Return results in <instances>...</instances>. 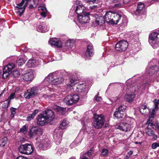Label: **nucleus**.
<instances>
[{
	"instance_id": "nucleus-33",
	"label": "nucleus",
	"mask_w": 159,
	"mask_h": 159,
	"mask_svg": "<svg viewBox=\"0 0 159 159\" xmlns=\"http://www.w3.org/2000/svg\"><path fill=\"white\" fill-rule=\"evenodd\" d=\"M150 72H151L152 74H157L159 71L158 67L156 66H152L150 69Z\"/></svg>"
},
{
	"instance_id": "nucleus-64",
	"label": "nucleus",
	"mask_w": 159,
	"mask_h": 159,
	"mask_svg": "<svg viewBox=\"0 0 159 159\" xmlns=\"http://www.w3.org/2000/svg\"><path fill=\"white\" fill-rule=\"evenodd\" d=\"M69 159H76V158L75 157H71Z\"/></svg>"
},
{
	"instance_id": "nucleus-51",
	"label": "nucleus",
	"mask_w": 159,
	"mask_h": 159,
	"mask_svg": "<svg viewBox=\"0 0 159 159\" xmlns=\"http://www.w3.org/2000/svg\"><path fill=\"white\" fill-rule=\"evenodd\" d=\"M16 159H28L27 158L22 156H20L16 157Z\"/></svg>"
},
{
	"instance_id": "nucleus-48",
	"label": "nucleus",
	"mask_w": 159,
	"mask_h": 159,
	"mask_svg": "<svg viewBox=\"0 0 159 159\" xmlns=\"http://www.w3.org/2000/svg\"><path fill=\"white\" fill-rule=\"evenodd\" d=\"M93 153V150L91 149H90L85 153V154H87V156L89 157L92 155Z\"/></svg>"
},
{
	"instance_id": "nucleus-24",
	"label": "nucleus",
	"mask_w": 159,
	"mask_h": 159,
	"mask_svg": "<svg viewBox=\"0 0 159 159\" xmlns=\"http://www.w3.org/2000/svg\"><path fill=\"white\" fill-rule=\"evenodd\" d=\"M33 74L30 72H28L24 74L22 77L23 80L25 81H31L34 78Z\"/></svg>"
},
{
	"instance_id": "nucleus-19",
	"label": "nucleus",
	"mask_w": 159,
	"mask_h": 159,
	"mask_svg": "<svg viewBox=\"0 0 159 159\" xmlns=\"http://www.w3.org/2000/svg\"><path fill=\"white\" fill-rule=\"evenodd\" d=\"M50 142L48 139L43 140L39 144V147L43 150H46L50 147Z\"/></svg>"
},
{
	"instance_id": "nucleus-45",
	"label": "nucleus",
	"mask_w": 159,
	"mask_h": 159,
	"mask_svg": "<svg viewBox=\"0 0 159 159\" xmlns=\"http://www.w3.org/2000/svg\"><path fill=\"white\" fill-rule=\"evenodd\" d=\"M17 109L13 108V107H11V115H13L12 117H14V115L16 113V110Z\"/></svg>"
},
{
	"instance_id": "nucleus-54",
	"label": "nucleus",
	"mask_w": 159,
	"mask_h": 159,
	"mask_svg": "<svg viewBox=\"0 0 159 159\" xmlns=\"http://www.w3.org/2000/svg\"><path fill=\"white\" fill-rule=\"evenodd\" d=\"M152 136L153 139H154L155 140H156L157 138V135L155 134V132L154 133V134L152 135Z\"/></svg>"
},
{
	"instance_id": "nucleus-6",
	"label": "nucleus",
	"mask_w": 159,
	"mask_h": 159,
	"mask_svg": "<svg viewBox=\"0 0 159 159\" xmlns=\"http://www.w3.org/2000/svg\"><path fill=\"white\" fill-rule=\"evenodd\" d=\"M148 41L152 47L159 43V33L156 32L152 33L149 36Z\"/></svg>"
},
{
	"instance_id": "nucleus-31",
	"label": "nucleus",
	"mask_w": 159,
	"mask_h": 159,
	"mask_svg": "<svg viewBox=\"0 0 159 159\" xmlns=\"http://www.w3.org/2000/svg\"><path fill=\"white\" fill-rule=\"evenodd\" d=\"M135 96L134 94H127L125 96V99L128 102H132L133 101Z\"/></svg>"
},
{
	"instance_id": "nucleus-61",
	"label": "nucleus",
	"mask_w": 159,
	"mask_h": 159,
	"mask_svg": "<svg viewBox=\"0 0 159 159\" xmlns=\"http://www.w3.org/2000/svg\"><path fill=\"white\" fill-rule=\"evenodd\" d=\"M119 0H110V1L113 3H115L118 2H119Z\"/></svg>"
},
{
	"instance_id": "nucleus-53",
	"label": "nucleus",
	"mask_w": 159,
	"mask_h": 159,
	"mask_svg": "<svg viewBox=\"0 0 159 159\" xmlns=\"http://www.w3.org/2000/svg\"><path fill=\"white\" fill-rule=\"evenodd\" d=\"M46 13L44 11H43L41 13V15L43 17H45L46 16Z\"/></svg>"
},
{
	"instance_id": "nucleus-28",
	"label": "nucleus",
	"mask_w": 159,
	"mask_h": 159,
	"mask_svg": "<svg viewBox=\"0 0 159 159\" xmlns=\"http://www.w3.org/2000/svg\"><path fill=\"white\" fill-rule=\"evenodd\" d=\"M39 111L38 109L35 110L31 114L28 115L26 118L27 121H30L33 119L35 116L38 113Z\"/></svg>"
},
{
	"instance_id": "nucleus-26",
	"label": "nucleus",
	"mask_w": 159,
	"mask_h": 159,
	"mask_svg": "<svg viewBox=\"0 0 159 159\" xmlns=\"http://www.w3.org/2000/svg\"><path fill=\"white\" fill-rule=\"evenodd\" d=\"M105 21L104 17L102 16H98L95 20V23L98 25H102Z\"/></svg>"
},
{
	"instance_id": "nucleus-55",
	"label": "nucleus",
	"mask_w": 159,
	"mask_h": 159,
	"mask_svg": "<svg viewBox=\"0 0 159 159\" xmlns=\"http://www.w3.org/2000/svg\"><path fill=\"white\" fill-rule=\"evenodd\" d=\"M2 107L5 109H7L8 107V106L7 105V104L4 103L3 104Z\"/></svg>"
},
{
	"instance_id": "nucleus-30",
	"label": "nucleus",
	"mask_w": 159,
	"mask_h": 159,
	"mask_svg": "<svg viewBox=\"0 0 159 159\" xmlns=\"http://www.w3.org/2000/svg\"><path fill=\"white\" fill-rule=\"evenodd\" d=\"M36 60L34 59L29 60L26 63V65L29 68H34L36 65Z\"/></svg>"
},
{
	"instance_id": "nucleus-40",
	"label": "nucleus",
	"mask_w": 159,
	"mask_h": 159,
	"mask_svg": "<svg viewBox=\"0 0 159 159\" xmlns=\"http://www.w3.org/2000/svg\"><path fill=\"white\" fill-rule=\"evenodd\" d=\"M71 42V41L69 40L65 42L64 46L66 49H67L71 48L72 45Z\"/></svg>"
},
{
	"instance_id": "nucleus-22",
	"label": "nucleus",
	"mask_w": 159,
	"mask_h": 159,
	"mask_svg": "<svg viewBox=\"0 0 159 159\" xmlns=\"http://www.w3.org/2000/svg\"><path fill=\"white\" fill-rule=\"evenodd\" d=\"M68 126V124L66 123V120L63 121L59 125V127L55 129L54 132L55 133H57L59 132H61L62 129H66Z\"/></svg>"
},
{
	"instance_id": "nucleus-14",
	"label": "nucleus",
	"mask_w": 159,
	"mask_h": 159,
	"mask_svg": "<svg viewBox=\"0 0 159 159\" xmlns=\"http://www.w3.org/2000/svg\"><path fill=\"white\" fill-rule=\"evenodd\" d=\"M76 91L79 93V94L82 96H85L88 93L86 85L84 84L77 85Z\"/></svg>"
},
{
	"instance_id": "nucleus-7",
	"label": "nucleus",
	"mask_w": 159,
	"mask_h": 159,
	"mask_svg": "<svg viewBox=\"0 0 159 159\" xmlns=\"http://www.w3.org/2000/svg\"><path fill=\"white\" fill-rule=\"evenodd\" d=\"M128 43L125 40H120L118 41L116 44L115 49L120 52L125 51L128 48Z\"/></svg>"
},
{
	"instance_id": "nucleus-18",
	"label": "nucleus",
	"mask_w": 159,
	"mask_h": 159,
	"mask_svg": "<svg viewBox=\"0 0 159 159\" xmlns=\"http://www.w3.org/2000/svg\"><path fill=\"white\" fill-rule=\"evenodd\" d=\"M49 43L52 46H54L57 48H61L62 46V42L56 38L51 39L49 41Z\"/></svg>"
},
{
	"instance_id": "nucleus-23",
	"label": "nucleus",
	"mask_w": 159,
	"mask_h": 159,
	"mask_svg": "<svg viewBox=\"0 0 159 159\" xmlns=\"http://www.w3.org/2000/svg\"><path fill=\"white\" fill-rule=\"evenodd\" d=\"M52 109L55 110L59 114L64 115L66 111V108L62 107L57 105H54L52 107Z\"/></svg>"
},
{
	"instance_id": "nucleus-32",
	"label": "nucleus",
	"mask_w": 159,
	"mask_h": 159,
	"mask_svg": "<svg viewBox=\"0 0 159 159\" xmlns=\"http://www.w3.org/2000/svg\"><path fill=\"white\" fill-rule=\"evenodd\" d=\"M0 141L1 142L0 146L2 147H4L5 145L7 143L8 138L7 137H4L1 139Z\"/></svg>"
},
{
	"instance_id": "nucleus-17",
	"label": "nucleus",
	"mask_w": 159,
	"mask_h": 159,
	"mask_svg": "<svg viewBox=\"0 0 159 159\" xmlns=\"http://www.w3.org/2000/svg\"><path fill=\"white\" fill-rule=\"evenodd\" d=\"M114 13L111 11L107 12L104 16L105 21L108 23L112 24Z\"/></svg>"
},
{
	"instance_id": "nucleus-56",
	"label": "nucleus",
	"mask_w": 159,
	"mask_h": 159,
	"mask_svg": "<svg viewBox=\"0 0 159 159\" xmlns=\"http://www.w3.org/2000/svg\"><path fill=\"white\" fill-rule=\"evenodd\" d=\"M96 0H88L87 2H89L90 4H92Z\"/></svg>"
},
{
	"instance_id": "nucleus-5",
	"label": "nucleus",
	"mask_w": 159,
	"mask_h": 159,
	"mask_svg": "<svg viewBox=\"0 0 159 159\" xmlns=\"http://www.w3.org/2000/svg\"><path fill=\"white\" fill-rule=\"evenodd\" d=\"M79 100V97L77 94L67 95L64 99V102L68 105H71L76 103Z\"/></svg>"
},
{
	"instance_id": "nucleus-62",
	"label": "nucleus",
	"mask_w": 159,
	"mask_h": 159,
	"mask_svg": "<svg viewBox=\"0 0 159 159\" xmlns=\"http://www.w3.org/2000/svg\"><path fill=\"white\" fill-rule=\"evenodd\" d=\"M35 7H34V5L32 4H30V5L29 6V8L30 9L34 8Z\"/></svg>"
},
{
	"instance_id": "nucleus-58",
	"label": "nucleus",
	"mask_w": 159,
	"mask_h": 159,
	"mask_svg": "<svg viewBox=\"0 0 159 159\" xmlns=\"http://www.w3.org/2000/svg\"><path fill=\"white\" fill-rule=\"evenodd\" d=\"M44 97L45 98H50L52 97V96L50 95H44Z\"/></svg>"
},
{
	"instance_id": "nucleus-36",
	"label": "nucleus",
	"mask_w": 159,
	"mask_h": 159,
	"mask_svg": "<svg viewBox=\"0 0 159 159\" xmlns=\"http://www.w3.org/2000/svg\"><path fill=\"white\" fill-rule=\"evenodd\" d=\"M108 150L105 148H103L101 151V154L102 156L107 157L108 154Z\"/></svg>"
},
{
	"instance_id": "nucleus-49",
	"label": "nucleus",
	"mask_w": 159,
	"mask_h": 159,
	"mask_svg": "<svg viewBox=\"0 0 159 159\" xmlns=\"http://www.w3.org/2000/svg\"><path fill=\"white\" fill-rule=\"evenodd\" d=\"M39 0H33V3L34 5V7H37V5L38 4Z\"/></svg>"
},
{
	"instance_id": "nucleus-57",
	"label": "nucleus",
	"mask_w": 159,
	"mask_h": 159,
	"mask_svg": "<svg viewBox=\"0 0 159 159\" xmlns=\"http://www.w3.org/2000/svg\"><path fill=\"white\" fill-rule=\"evenodd\" d=\"M130 1V0H123V3L126 4L128 3Z\"/></svg>"
},
{
	"instance_id": "nucleus-39",
	"label": "nucleus",
	"mask_w": 159,
	"mask_h": 159,
	"mask_svg": "<svg viewBox=\"0 0 159 159\" xmlns=\"http://www.w3.org/2000/svg\"><path fill=\"white\" fill-rule=\"evenodd\" d=\"M146 132L148 136H151L154 134V131L149 128H146Z\"/></svg>"
},
{
	"instance_id": "nucleus-29",
	"label": "nucleus",
	"mask_w": 159,
	"mask_h": 159,
	"mask_svg": "<svg viewBox=\"0 0 159 159\" xmlns=\"http://www.w3.org/2000/svg\"><path fill=\"white\" fill-rule=\"evenodd\" d=\"M125 113H122L117 111H115L113 114V116L116 118L117 119L123 118L125 116Z\"/></svg>"
},
{
	"instance_id": "nucleus-60",
	"label": "nucleus",
	"mask_w": 159,
	"mask_h": 159,
	"mask_svg": "<svg viewBox=\"0 0 159 159\" xmlns=\"http://www.w3.org/2000/svg\"><path fill=\"white\" fill-rule=\"evenodd\" d=\"M135 86H134L133 87V89H134V92H135L136 91H138V89H139V87H138L137 88L135 89Z\"/></svg>"
},
{
	"instance_id": "nucleus-63",
	"label": "nucleus",
	"mask_w": 159,
	"mask_h": 159,
	"mask_svg": "<svg viewBox=\"0 0 159 159\" xmlns=\"http://www.w3.org/2000/svg\"><path fill=\"white\" fill-rule=\"evenodd\" d=\"M81 159H88V158L86 156H84Z\"/></svg>"
},
{
	"instance_id": "nucleus-42",
	"label": "nucleus",
	"mask_w": 159,
	"mask_h": 159,
	"mask_svg": "<svg viewBox=\"0 0 159 159\" xmlns=\"http://www.w3.org/2000/svg\"><path fill=\"white\" fill-rule=\"evenodd\" d=\"M147 106L145 105H143L140 108V111L142 114H145V112L144 111V110L147 109Z\"/></svg>"
},
{
	"instance_id": "nucleus-50",
	"label": "nucleus",
	"mask_w": 159,
	"mask_h": 159,
	"mask_svg": "<svg viewBox=\"0 0 159 159\" xmlns=\"http://www.w3.org/2000/svg\"><path fill=\"white\" fill-rule=\"evenodd\" d=\"M15 93H11L10 94V96H9L8 98L10 100L13 99L14 98V96H15Z\"/></svg>"
},
{
	"instance_id": "nucleus-43",
	"label": "nucleus",
	"mask_w": 159,
	"mask_h": 159,
	"mask_svg": "<svg viewBox=\"0 0 159 159\" xmlns=\"http://www.w3.org/2000/svg\"><path fill=\"white\" fill-rule=\"evenodd\" d=\"M28 129V126H26V125H23L22 128L20 129V132L24 133L25 132H26Z\"/></svg>"
},
{
	"instance_id": "nucleus-59",
	"label": "nucleus",
	"mask_w": 159,
	"mask_h": 159,
	"mask_svg": "<svg viewBox=\"0 0 159 159\" xmlns=\"http://www.w3.org/2000/svg\"><path fill=\"white\" fill-rule=\"evenodd\" d=\"M133 152L132 151H130L127 152L128 155L131 156L133 154Z\"/></svg>"
},
{
	"instance_id": "nucleus-4",
	"label": "nucleus",
	"mask_w": 159,
	"mask_h": 159,
	"mask_svg": "<svg viewBox=\"0 0 159 159\" xmlns=\"http://www.w3.org/2000/svg\"><path fill=\"white\" fill-rule=\"evenodd\" d=\"M47 80L54 85L60 84L64 81L62 78H59L56 76L55 73L50 74L46 77Z\"/></svg>"
},
{
	"instance_id": "nucleus-2",
	"label": "nucleus",
	"mask_w": 159,
	"mask_h": 159,
	"mask_svg": "<svg viewBox=\"0 0 159 159\" xmlns=\"http://www.w3.org/2000/svg\"><path fill=\"white\" fill-rule=\"evenodd\" d=\"M105 120L104 116L103 115H95L93 116L92 124L96 129H100L104 125Z\"/></svg>"
},
{
	"instance_id": "nucleus-41",
	"label": "nucleus",
	"mask_w": 159,
	"mask_h": 159,
	"mask_svg": "<svg viewBox=\"0 0 159 159\" xmlns=\"http://www.w3.org/2000/svg\"><path fill=\"white\" fill-rule=\"evenodd\" d=\"M157 110H154L153 109H152V112L151 114L149 115V119L148 120H151V119H153L155 117V115L156 114L155 112Z\"/></svg>"
},
{
	"instance_id": "nucleus-3",
	"label": "nucleus",
	"mask_w": 159,
	"mask_h": 159,
	"mask_svg": "<svg viewBox=\"0 0 159 159\" xmlns=\"http://www.w3.org/2000/svg\"><path fill=\"white\" fill-rule=\"evenodd\" d=\"M34 147L30 143L21 144L18 148L19 151L22 154L29 155L34 151Z\"/></svg>"
},
{
	"instance_id": "nucleus-35",
	"label": "nucleus",
	"mask_w": 159,
	"mask_h": 159,
	"mask_svg": "<svg viewBox=\"0 0 159 159\" xmlns=\"http://www.w3.org/2000/svg\"><path fill=\"white\" fill-rule=\"evenodd\" d=\"M153 102L155 106V107L153 109L156 110H158L159 109V99L157 100L155 98L153 100Z\"/></svg>"
},
{
	"instance_id": "nucleus-46",
	"label": "nucleus",
	"mask_w": 159,
	"mask_h": 159,
	"mask_svg": "<svg viewBox=\"0 0 159 159\" xmlns=\"http://www.w3.org/2000/svg\"><path fill=\"white\" fill-rule=\"evenodd\" d=\"M99 95V93H98L97 95L94 98L95 100L97 101H99L102 99V97H101L98 96Z\"/></svg>"
},
{
	"instance_id": "nucleus-1",
	"label": "nucleus",
	"mask_w": 159,
	"mask_h": 159,
	"mask_svg": "<svg viewBox=\"0 0 159 159\" xmlns=\"http://www.w3.org/2000/svg\"><path fill=\"white\" fill-rule=\"evenodd\" d=\"M15 67V65L13 63H9L3 69V78L4 79L7 78L11 73L14 77H18L20 75L18 71H12Z\"/></svg>"
},
{
	"instance_id": "nucleus-52",
	"label": "nucleus",
	"mask_w": 159,
	"mask_h": 159,
	"mask_svg": "<svg viewBox=\"0 0 159 159\" xmlns=\"http://www.w3.org/2000/svg\"><path fill=\"white\" fill-rule=\"evenodd\" d=\"M121 6V4L119 3L115 4L114 5L113 7H119Z\"/></svg>"
},
{
	"instance_id": "nucleus-16",
	"label": "nucleus",
	"mask_w": 159,
	"mask_h": 159,
	"mask_svg": "<svg viewBox=\"0 0 159 159\" xmlns=\"http://www.w3.org/2000/svg\"><path fill=\"white\" fill-rule=\"evenodd\" d=\"M43 114L50 121H52L55 118L54 113L51 110H46Z\"/></svg>"
},
{
	"instance_id": "nucleus-25",
	"label": "nucleus",
	"mask_w": 159,
	"mask_h": 159,
	"mask_svg": "<svg viewBox=\"0 0 159 159\" xmlns=\"http://www.w3.org/2000/svg\"><path fill=\"white\" fill-rule=\"evenodd\" d=\"M121 15L117 13H114L113 17V24H117L119 22L121 17Z\"/></svg>"
},
{
	"instance_id": "nucleus-9",
	"label": "nucleus",
	"mask_w": 159,
	"mask_h": 159,
	"mask_svg": "<svg viewBox=\"0 0 159 159\" xmlns=\"http://www.w3.org/2000/svg\"><path fill=\"white\" fill-rule=\"evenodd\" d=\"M90 13L87 11L77 16L79 22L83 24L89 22L90 19L89 16Z\"/></svg>"
},
{
	"instance_id": "nucleus-20",
	"label": "nucleus",
	"mask_w": 159,
	"mask_h": 159,
	"mask_svg": "<svg viewBox=\"0 0 159 159\" xmlns=\"http://www.w3.org/2000/svg\"><path fill=\"white\" fill-rule=\"evenodd\" d=\"M87 10L86 7L81 4L76 7L75 12L78 15L87 11Z\"/></svg>"
},
{
	"instance_id": "nucleus-38",
	"label": "nucleus",
	"mask_w": 159,
	"mask_h": 159,
	"mask_svg": "<svg viewBox=\"0 0 159 159\" xmlns=\"http://www.w3.org/2000/svg\"><path fill=\"white\" fill-rule=\"evenodd\" d=\"M25 61L23 58H20L16 62V64L19 66H21L25 63Z\"/></svg>"
},
{
	"instance_id": "nucleus-15",
	"label": "nucleus",
	"mask_w": 159,
	"mask_h": 159,
	"mask_svg": "<svg viewBox=\"0 0 159 159\" xmlns=\"http://www.w3.org/2000/svg\"><path fill=\"white\" fill-rule=\"evenodd\" d=\"M117 129L123 131H129L131 129V125L127 123L121 122L118 126Z\"/></svg>"
},
{
	"instance_id": "nucleus-13",
	"label": "nucleus",
	"mask_w": 159,
	"mask_h": 159,
	"mask_svg": "<svg viewBox=\"0 0 159 159\" xmlns=\"http://www.w3.org/2000/svg\"><path fill=\"white\" fill-rule=\"evenodd\" d=\"M38 88L36 86L32 87L30 92L24 93V97L26 99L33 98L38 93Z\"/></svg>"
},
{
	"instance_id": "nucleus-10",
	"label": "nucleus",
	"mask_w": 159,
	"mask_h": 159,
	"mask_svg": "<svg viewBox=\"0 0 159 159\" xmlns=\"http://www.w3.org/2000/svg\"><path fill=\"white\" fill-rule=\"evenodd\" d=\"M25 3V0H22L21 2L17 4V6L15 7L17 10V12L20 16H21L23 13L26 6L27 4V2Z\"/></svg>"
},
{
	"instance_id": "nucleus-37",
	"label": "nucleus",
	"mask_w": 159,
	"mask_h": 159,
	"mask_svg": "<svg viewBox=\"0 0 159 159\" xmlns=\"http://www.w3.org/2000/svg\"><path fill=\"white\" fill-rule=\"evenodd\" d=\"M126 106L125 105H121L118 108L117 111L125 113V110L126 109Z\"/></svg>"
},
{
	"instance_id": "nucleus-44",
	"label": "nucleus",
	"mask_w": 159,
	"mask_h": 159,
	"mask_svg": "<svg viewBox=\"0 0 159 159\" xmlns=\"http://www.w3.org/2000/svg\"><path fill=\"white\" fill-rule=\"evenodd\" d=\"M158 147H159V143L157 142L153 143L151 145V147L153 149H155Z\"/></svg>"
},
{
	"instance_id": "nucleus-27",
	"label": "nucleus",
	"mask_w": 159,
	"mask_h": 159,
	"mask_svg": "<svg viewBox=\"0 0 159 159\" xmlns=\"http://www.w3.org/2000/svg\"><path fill=\"white\" fill-rule=\"evenodd\" d=\"M48 28L45 26V25L43 23L40 25L38 27V31L41 32H46L48 30Z\"/></svg>"
},
{
	"instance_id": "nucleus-21",
	"label": "nucleus",
	"mask_w": 159,
	"mask_h": 159,
	"mask_svg": "<svg viewBox=\"0 0 159 159\" xmlns=\"http://www.w3.org/2000/svg\"><path fill=\"white\" fill-rule=\"evenodd\" d=\"M144 4L142 3L139 2L138 4L137 8L135 12V14L137 16H139L143 13V9L144 7Z\"/></svg>"
},
{
	"instance_id": "nucleus-8",
	"label": "nucleus",
	"mask_w": 159,
	"mask_h": 159,
	"mask_svg": "<svg viewBox=\"0 0 159 159\" xmlns=\"http://www.w3.org/2000/svg\"><path fill=\"white\" fill-rule=\"evenodd\" d=\"M42 129L39 127L34 126L32 127L29 130L28 134L30 138H33L37 136L42 135Z\"/></svg>"
},
{
	"instance_id": "nucleus-11",
	"label": "nucleus",
	"mask_w": 159,
	"mask_h": 159,
	"mask_svg": "<svg viewBox=\"0 0 159 159\" xmlns=\"http://www.w3.org/2000/svg\"><path fill=\"white\" fill-rule=\"evenodd\" d=\"M37 120V124L39 126H42L49 122V120L43 113H40L36 118Z\"/></svg>"
},
{
	"instance_id": "nucleus-12",
	"label": "nucleus",
	"mask_w": 159,
	"mask_h": 159,
	"mask_svg": "<svg viewBox=\"0 0 159 159\" xmlns=\"http://www.w3.org/2000/svg\"><path fill=\"white\" fill-rule=\"evenodd\" d=\"M94 49L93 48V45L92 44H90L88 45L87 47V50L85 52L84 57L86 59H89L90 58L92 57L94 53Z\"/></svg>"
},
{
	"instance_id": "nucleus-34",
	"label": "nucleus",
	"mask_w": 159,
	"mask_h": 159,
	"mask_svg": "<svg viewBox=\"0 0 159 159\" xmlns=\"http://www.w3.org/2000/svg\"><path fill=\"white\" fill-rule=\"evenodd\" d=\"M152 119L151 120H148L147 122V124L148 125L147 128L150 129L152 128L154 129L155 126L154 124L152 123Z\"/></svg>"
},
{
	"instance_id": "nucleus-47",
	"label": "nucleus",
	"mask_w": 159,
	"mask_h": 159,
	"mask_svg": "<svg viewBox=\"0 0 159 159\" xmlns=\"http://www.w3.org/2000/svg\"><path fill=\"white\" fill-rule=\"evenodd\" d=\"M70 84H69V83H68V84L70 87L72 86L73 85H75V80L72 79H70Z\"/></svg>"
}]
</instances>
